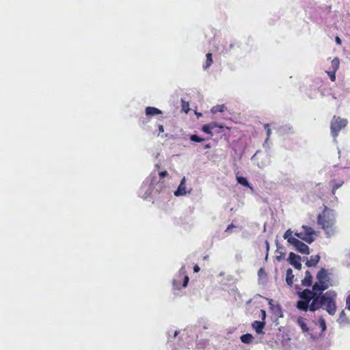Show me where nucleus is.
<instances>
[{
	"instance_id": "34",
	"label": "nucleus",
	"mask_w": 350,
	"mask_h": 350,
	"mask_svg": "<svg viewBox=\"0 0 350 350\" xmlns=\"http://www.w3.org/2000/svg\"><path fill=\"white\" fill-rule=\"evenodd\" d=\"M320 326L322 329V331H325L326 329V324L323 319H320Z\"/></svg>"
},
{
	"instance_id": "49",
	"label": "nucleus",
	"mask_w": 350,
	"mask_h": 350,
	"mask_svg": "<svg viewBox=\"0 0 350 350\" xmlns=\"http://www.w3.org/2000/svg\"><path fill=\"white\" fill-rule=\"evenodd\" d=\"M258 152V151H257L254 155L253 157H252V159H254V157L256 156L257 153Z\"/></svg>"
},
{
	"instance_id": "50",
	"label": "nucleus",
	"mask_w": 350,
	"mask_h": 350,
	"mask_svg": "<svg viewBox=\"0 0 350 350\" xmlns=\"http://www.w3.org/2000/svg\"><path fill=\"white\" fill-rule=\"evenodd\" d=\"M277 308H278V309L280 310V312H281V309H280V306H277Z\"/></svg>"
},
{
	"instance_id": "11",
	"label": "nucleus",
	"mask_w": 350,
	"mask_h": 350,
	"mask_svg": "<svg viewBox=\"0 0 350 350\" xmlns=\"http://www.w3.org/2000/svg\"><path fill=\"white\" fill-rule=\"evenodd\" d=\"M295 236L299 238L300 239L306 241V243L310 244L314 241V237H310L308 236L304 232H295L294 233Z\"/></svg>"
},
{
	"instance_id": "33",
	"label": "nucleus",
	"mask_w": 350,
	"mask_h": 350,
	"mask_svg": "<svg viewBox=\"0 0 350 350\" xmlns=\"http://www.w3.org/2000/svg\"><path fill=\"white\" fill-rule=\"evenodd\" d=\"M182 106H183V109L187 113L188 111V110H189V109H188V107H189L188 103H186L185 101L182 100Z\"/></svg>"
},
{
	"instance_id": "21",
	"label": "nucleus",
	"mask_w": 350,
	"mask_h": 350,
	"mask_svg": "<svg viewBox=\"0 0 350 350\" xmlns=\"http://www.w3.org/2000/svg\"><path fill=\"white\" fill-rule=\"evenodd\" d=\"M302 228L304 230V232L309 237H313V235L316 234V232L311 227L308 226H302Z\"/></svg>"
},
{
	"instance_id": "23",
	"label": "nucleus",
	"mask_w": 350,
	"mask_h": 350,
	"mask_svg": "<svg viewBox=\"0 0 350 350\" xmlns=\"http://www.w3.org/2000/svg\"><path fill=\"white\" fill-rule=\"evenodd\" d=\"M339 65H340V62H339V59L337 57H335L332 61V70L333 71H336L339 68Z\"/></svg>"
},
{
	"instance_id": "1",
	"label": "nucleus",
	"mask_w": 350,
	"mask_h": 350,
	"mask_svg": "<svg viewBox=\"0 0 350 350\" xmlns=\"http://www.w3.org/2000/svg\"><path fill=\"white\" fill-rule=\"evenodd\" d=\"M300 298L296 304V307L302 311L310 310L315 312L323 308L330 315H334L336 312V299L337 293L334 290H329L323 293L318 292L314 295H298Z\"/></svg>"
},
{
	"instance_id": "15",
	"label": "nucleus",
	"mask_w": 350,
	"mask_h": 350,
	"mask_svg": "<svg viewBox=\"0 0 350 350\" xmlns=\"http://www.w3.org/2000/svg\"><path fill=\"white\" fill-rule=\"evenodd\" d=\"M306 260V265L307 267H315L320 260V256L319 255L311 256L310 260L307 258Z\"/></svg>"
},
{
	"instance_id": "9",
	"label": "nucleus",
	"mask_w": 350,
	"mask_h": 350,
	"mask_svg": "<svg viewBox=\"0 0 350 350\" xmlns=\"http://www.w3.org/2000/svg\"><path fill=\"white\" fill-rule=\"evenodd\" d=\"M185 177H183L180 181L179 186L176 191H174V195L176 196H184L187 193L186 187H185Z\"/></svg>"
},
{
	"instance_id": "37",
	"label": "nucleus",
	"mask_w": 350,
	"mask_h": 350,
	"mask_svg": "<svg viewBox=\"0 0 350 350\" xmlns=\"http://www.w3.org/2000/svg\"><path fill=\"white\" fill-rule=\"evenodd\" d=\"M346 304L347 309L350 310V295L347 298Z\"/></svg>"
},
{
	"instance_id": "3",
	"label": "nucleus",
	"mask_w": 350,
	"mask_h": 350,
	"mask_svg": "<svg viewBox=\"0 0 350 350\" xmlns=\"http://www.w3.org/2000/svg\"><path fill=\"white\" fill-rule=\"evenodd\" d=\"M317 222L325 231L327 237L334 234L333 226L335 222L333 211L327 208L318 216Z\"/></svg>"
},
{
	"instance_id": "41",
	"label": "nucleus",
	"mask_w": 350,
	"mask_h": 350,
	"mask_svg": "<svg viewBox=\"0 0 350 350\" xmlns=\"http://www.w3.org/2000/svg\"><path fill=\"white\" fill-rule=\"evenodd\" d=\"M200 267L198 265H196L194 267H193V271L197 273L200 271Z\"/></svg>"
},
{
	"instance_id": "6",
	"label": "nucleus",
	"mask_w": 350,
	"mask_h": 350,
	"mask_svg": "<svg viewBox=\"0 0 350 350\" xmlns=\"http://www.w3.org/2000/svg\"><path fill=\"white\" fill-rule=\"evenodd\" d=\"M291 242L293 245H294L296 248V250L304 254H310V248L309 247L303 243L302 241L296 239H291Z\"/></svg>"
},
{
	"instance_id": "38",
	"label": "nucleus",
	"mask_w": 350,
	"mask_h": 350,
	"mask_svg": "<svg viewBox=\"0 0 350 350\" xmlns=\"http://www.w3.org/2000/svg\"><path fill=\"white\" fill-rule=\"evenodd\" d=\"M233 46H234V44H230L229 45L228 48L225 49V51L224 52L225 53H228L232 49Z\"/></svg>"
},
{
	"instance_id": "39",
	"label": "nucleus",
	"mask_w": 350,
	"mask_h": 350,
	"mask_svg": "<svg viewBox=\"0 0 350 350\" xmlns=\"http://www.w3.org/2000/svg\"><path fill=\"white\" fill-rule=\"evenodd\" d=\"M265 245H266L267 251H269V242L267 241H265ZM267 256H268V252H267L266 258H267Z\"/></svg>"
},
{
	"instance_id": "47",
	"label": "nucleus",
	"mask_w": 350,
	"mask_h": 350,
	"mask_svg": "<svg viewBox=\"0 0 350 350\" xmlns=\"http://www.w3.org/2000/svg\"><path fill=\"white\" fill-rule=\"evenodd\" d=\"M211 148V146L209 144L205 145V148Z\"/></svg>"
},
{
	"instance_id": "43",
	"label": "nucleus",
	"mask_w": 350,
	"mask_h": 350,
	"mask_svg": "<svg viewBox=\"0 0 350 350\" xmlns=\"http://www.w3.org/2000/svg\"><path fill=\"white\" fill-rule=\"evenodd\" d=\"M336 42L338 44H341V40L338 36L336 38Z\"/></svg>"
},
{
	"instance_id": "20",
	"label": "nucleus",
	"mask_w": 350,
	"mask_h": 350,
	"mask_svg": "<svg viewBox=\"0 0 350 350\" xmlns=\"http://www.w3.org/2000/svg\"><path fill=\"white\" fill-rule=\"evenodd\" d=\"M293 233V232L291 229H288L284 232L283 236L284 239L287 240L288 243L290 244H292L291 239H296V238L292 237Z\"/></svg>"
},
{
	"instance_id": "44",
	"label": "nucleus",
	"mask_w": 350,
	"mask_h": 350,
	"mask_svg": "<svg viewBox=\"0 0 350 350\" xmlns=\"http://www.w3.org/2000/svg\"><path fill=\"white\" fill-rule=\"evenodd\" d=\"M262 273H264V271H263V269L261 268V269H260L258 270V275H260H260H261V274H262Z\"/></svg>"
},
{
	"instance_id": "7",
	"label": "nucleus",
	"mask_w": 350,
	"mask_h": 350,
	"mask_svg": "<svg viewBox=\"0 0 350 350\" xmlns=\"http://www.w3.org/2000/svg\"><path fill=\"white\" fill-rule=\"evenodd\" d=\"M301 256L295 254L293 252H290L288 261L295 269L300 270L301 269V264L300 262Z\"/></svg>"
},
{
	"instance_id": "19",
	"label": "nucleus",
	"mask_w": 350,
	"mask_h": 350,
	"mask_svg": "<svg viewBox=\"0 0 350 350\" xmlns=\"http://www.w3.org/2000/svg\"><path fill=\"white\" fill-rule=\"evenodd\" d=\"M206 62L203 64L204 70L208 69L211 66V64L213 63L212 53H207L206 55Z\"/></svg>"
},
{
	"instance_id": "42",
	"label": "nucleus",
	"mask_w": 350,
	"mask_h": 350,
	"mask_svg": "<svg viewBox=\"0 0 350 350\" xmlns=\"http://www.w3.org/2000/svg\"><path fill=\"white\" fill-rule=\"evenodd\" d=\"M159 133H163L164 131L163 125H161V124L159 125Z\"/></svg>"
},
{
	"instance_id": "51",
	"label": "nucleus",
	"mask_w": 350,
	"mask_h": 350,
	"mask_svg": "<svg viewBox=\"0 0 350 350\" xmlns=\"http://www.w3.org/2000/svg\"><path fill=\"white\" fill-rule=\"evenodd\" d=\"M348 256H349V258H350V252L349 253Z\"/></svg>"
},
{
	"instance_id": "25",
	"label": "nucleus",
	"mask_w": 350,
	"mask_h": 350,
	"mask_svg": "<svg viewBox=\"0 0 350 350\" xmlns=\"http://www.w3.org/2000/svg\"><path fill=\"white\" fill-rule=\"evenodd\" d=\"M224 108H225L224 105H217V106L212 107L211 111L213 113H215L216 112H218V111L223 112L224 110Z\"/></svg>"
},
{
	"instance_id": "8",
	"label": "nucleus",
	"mask_w": 350,
	"mask_h": 350,
	"mask_svg": "<svg viewBox=\"0 0 350 350\" xmlns=\"http://www.w3.org/2000/svg\"><path fill=\"white\" fill-rule=\"evenodd\" d=\"M265 326V321H254L252 323V327L255 330L256 334L258 335L265 334V332H263Z\"/></svg>"
},
{
	"instance_id": "2",
	"label": "nucleus",
	"mask_w": 350,
	"mask_h": 350,
	"mask_svg": "<svg viewBox=\"0 0 350 350\" xmlns=\"http://www.w3.org/2000/svg\"><path fill=\"white\" fill-rule=\"evenodd\" d=\"M317 281L313 284L312 290L304 289L297 293L298 295H314L315 293L323 292L329 286H332V280L327 270L322 268L317 274Z\"/></svg>"
},
{
	"instance_id": "36",
	"label": "nucleus",
	"mask_w": 350,
	"mask_h": 350,
	"mask_svg": "<svg viewBox=\"0 0 350 350\" xmlns=\"http://www.w3.org/2000/svg\"><path fill=\"white\" fill-rule=\"evenodd\" d=\"M167 171H163V172H161L159 173V176H160V178H165V176H167Z\"/></svg>"
},
{
	"instance_id": "28",
	"label": "nucleus",
	"mask_w": 350,
	"mask_h": 350,
	"mask_svg": "<svg viewBox=\"0 0 350 350\" xmlns=\"http://www.w3.org/2000/svg\"><path fill=\"white\" fill-rule=\"evenodd\" d=\"M277 245V252L280 253V256H276V259L278 260V261H280L281 260H282L284 258V256H285V253L283 252H279V249L281 248L279 245H278V243H276Z\"/></svg>"
},
{
	"instance_id": "48",
	"label": "nucleus",
	"mask_w": 350,
	"mask_h": 350,
	"mask_svg": "<svg viewBox=\"0 0 350 350\" xmlns=\"http://www.w3.org/2000/svg\"><path fill=\"white\" fill-rule=\"evenodd\" d=\"M344 315H345V312H344V311H342V312H340V317H342V316H344Z\"/></svg>"
},
{
	"instance_id": "46",
	"label": "nucleus",
	"mask_w": 350,
	"mask_h": 350,
	"mask_svg": "<svg viewBox=\"0 0 350 350\" xmlns=\"http://www.w3.org/2000/svg\"><path fill=\"white\" fill-rule=\"evenodd\" d=\"M178 334V331H175L174 333V338L176 337Z\"/></svg>"
},
{
	"instance_id": "4",
	"label": "nucleus",
	"mask_w": 350,
	"mask_h": 350,
	"mask_svg": "<svg viewBox=\"0 0 350 350\" xmlns=\"http://www.w3.org/2000/svg\"><path fill=\"white\" fill-rule=\"evenodd\" d=\"M157 182V176L156 173L150 174V176L147 177L143 182L138 191L139 196L144 199H146L147 198L150 197L152 192L153 185L154 183Z\"/></svg>"
},
{
	"instance_id": "31",
	"label": "nucleus",
	"mask_w": 350,
	"mask_h": 350,
	"mask_svg": "<svg viewBox=\"0 0 350 350\" xmlns=\"http://www.w3.org/2000/svg\"><path fill=\"white\" fill-rule=\"evenodd\" d=\"M290 128L288 127L287 126H281L279 129H278V132L280 133V134L282 135L284 133H285L287 130H289Z\"/></svg>"
},
{
	"instance_id": "45",
	"label": "nucleus",
	"mask_w": 350,
	"mask_h": 350,
	"mask_svg": "<svg viewBox=\"0 0 350 350\" xmlns=\"http://www.w3.org/2000/svg\"><path fill=\"white\" fill-rule=\"evenodd\" d=\"M273 299H269V304L271 308H273Z\"/></svg>"
},
{
	"instance_id": "27",
	"label": "nucleus",
	"mask_w": 350,
	"mask_h": 350,
	"mask_svg": "<svg viewBox=\"0 0 350 350\" xmlns=\"http://www.w3.org/2000/svg\"><path fill=\"white\" fill-rule=\"evenodd\" d=\"M190 139H191V141L195 142H202L204 141V139L201 138L196 135H191Z\"/></svg>"
},
{
	"instance_id": "24",
	"label": "nucleus",
	"mask_w": 350,
	"mask_h": 350,
	"mask_svg": "<svg viewBox=\"0 0 350 350\" xmlns=\"http://www.w3.org/2000/svg\"><path fill=\"white\" fill-rule=\"evenodd\" d=\"M208 124L211 126V129L213 130V132L215 131L216 133H219V130L224 128L222 125H218L215 122H211Z\"/></svg>"
},
{
	"instance_id": "22",
	"label": "nucleus",
	"mask_w": 350,
	"mask_h": 350,
	"mask_svg": "<svg viewBox=\"0 0 350 350\" xmlns=\"http://www.w3.org/2000/svg\"><path fill=\"white\" fill-rule=\"evenodd\" d=\"M237 180L238 183H239L240 185H241L243 186H245V187L250 186L247 180L243 176H237Z\"/></svg>"
},
{
	"instance_id": "32",
	"label": "nucleus",
	"mask_w": 350,
	"mask_h": 350,
	"mask_svg": "<svg viewBox=\"0 0 350 350\" xmlns=\"http://www.w3.org/2000/svg\"><path fill=\"white\" fill-rule=\"evenodd\" d=\"M335 73H336V71H333V70L327 72V74H328L329 79H331L332 81H334L336 80Z\"/></svg>"
},
{
	"instance_id": "13",
	"label": "nucleus",
	"mask_w": 350,
	"mask_h": 350,
	"mask_svg": "<svg viewBox=\"0 0 350 350\" xmlns=\"http://www.w3.org/2000/svg\"><path fill=\"white\" fill-rule=\"evenodd\" d=\"M312 284V276L309 271L305 273V278L301 280L304 286H310Z\"/></svg>"
},
{
	"instance_id": "26",
	"label": "nucleus",
	"mask_w": 350,
	"mask_h": 350,
	"mask_svg": "<svg viewBox=\"0 0 350 350\" xmlns=\"http://www.w3.org/2000/svg\"><path fill=\"white\" fill-rule=\"evenodd\" d=\"M202 130L203 132H204V133H206L207 134H209L211 136L213 135V130L211 129V126L208 125V124H204L202 126Z\"/></svg>"
},
{
	"instance_id": "35",
	"label": "nucleus",
	"mask_w": 350,
	"mask_h": 350,
	"mask_svg": "<svg viewBox=\"0 0 350 350\" xmlns=\"http://www.w3.org/2000/svg\"><path fill=\"white\" fill-rule=\"evenodd\" d=\"M260 313H261V319L262 321H265V319H266V311L265 310H260Z\"/></svg>"
},
{
	"instance_id": "30",
	"label": "nucleus",
	"mask_w": 350,
	"mask_h": 350,
	"mask_svg": "<svg viewBox=\"0 0 350 350\" xmlns=\"http://www.w3.org/2000/svg\"><path fill=\"white\" fill-rule=\"evenodd\" d=\"M173 286L175 288L180 289V280L179 279H174L173 280Z\"/></svg>"
},
{
	"instance_id": "17",
	"label": "nucleus",
	"mask_w": 350,
	"mask_h": 350,
	"mask_svg": "<svg viewBox=\"0 0 350 350\" xmlns=\"http://www.w3.org/2000/svg\"><path fill=\"white\" fill-rule=\"evenodd\" d=\"M240 339L244 344H250L254 340V336L251 334H245L242 335Z\"/></svg>"
},
{
	"instance_id": "12",
	"label": "nucleus",
	"mask_w": 350,
	"mask_h": 350,
	"mask_svg": "<svg viewBox=\"0 0 350 350\" xmlns=\"http://www.w3.org/2000/svg\"><path fill=\"white\" fill-rule=\"evenodd\" d=\"M344 184L343 180H332L329 182V186L332 188V193L335 195L336 191Z\"/></svg>"
},
{
	"instance_id": "40",
	"label": "nucleus",
	"mask_w": 350,
	"mask_h": 350,
	"mask_svg": "<svg viewBox=\"0 0 350 350\" xmlns=\"http://www.w3.org/2000/svg\"><path fill=\"white\" fill-rule=\"evenodd\" d=\"M234 228V225L233 224H230L229 225L226 230V232H230L232 228Z\"/></svg>"
},
{
	"instance_id": "29",
	"label": "nucleus",
	"mask_w": 350,
	"mask_h": 350,
	"mask_svg": "<svg viewBox=\"0 0 350 350\" xmlns=\"http://www.w3.org/2000/svg\"><path fill=\"white\" fill-rule=\"evenodd\" d=\"M264 127H265V129L266 130L267 135V139L265 141V142H267L271 135V129L269 128V124H265Z\"/></svg>"
},
{
	"instance_id": "18",
	"label": "nucleus",
	"mask_w": 350,
	"mask_h": 350,
	"mask_svg": "<svg viewBox=\"0 0 350 350\" xmlns=\"http://www.w3.org/2000/svg\"><path fill=\"white\" fill-rule=\"evenodd\" d=\"M286 282L288 285L292 286L293 284V280L294 278V275L293 274V270L291 269H288L286 270Z\"/></svg>"
},
{
	"instance_id": "16",
	"label": "nucleus",
	"mask_w": 350,
	"mask_h": 350,
	"mask_svg": "<svg viewBox=\"0 0 350 350\" xmlns=\"http://www.w3.org/2000/svg\"><path fill=\"white\" fill-rule=\"evenodd\" d=\"M297 323L301 327L303 332H308L309 329L306 324V319L303 317H299L297 321Z\"/></svg>"
},
{
	"instance_id": "14",
	"label": "nucleus",
	"mask_w": 350,
	"mask_h": 350,
	"mask_svg": "<svg viewBox=\"0 0 350 350\" xmlns=\"http://www.w3.org/2000/svg\"><path fill=\"white\" fill-rule=\"evenodd\" d=\"M146 115L148 116H153L154 115L162 114V111L154 107H147L146 108Z\"/></svg>"
},
{
	"instance_id": "5",
	"label": "nucleus",
	"mask_w": 350,
	"mask_h": 350,
	"mask_svg": "<svg viewBox=\"0 0 350 350\" xmlns=\"http://www.w3.org/2000/svg\"><path fill=\"white\" fill-rule=\"evenodd\" d=\"M347 124V119L341 118L340 117H337L334 116L331 121V134L334 139L338 135L339 131L344 129Z\"/></svg>"
},
{
	"instance_id": "10",
	"label": "nucleus",
	"mask_w": 350,
	"mask_h": 350,
	"mask_svg": "<svg viewBox=\"0 0 350 350\" xmlns=\"http://www.w3.org/2000/svg\"><path fill=\"white\" fill-rule=\"evenodd\" d=\"M178 277L180 278V280L183 277L184 280H183L182 286L184 288L186 287L188 284L189 278L188 275H186V271H185V268L184 265L182 266L181 268L180 269Z\"/></svg>"
}]
</instances>
